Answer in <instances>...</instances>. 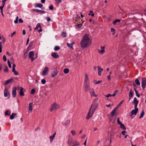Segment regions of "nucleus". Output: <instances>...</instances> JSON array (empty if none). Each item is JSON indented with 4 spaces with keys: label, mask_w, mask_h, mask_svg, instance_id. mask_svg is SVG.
I'll return each mask as SVG.
<instances>
[{
    "label": "nucleus",
    "mask_w": 146,
    "mask_h": 146,
    "mask_svg": "<svg viewBox=\"0 0 146 146\" xmlns=\"http://www.w3.org/2000/svg\"><path fill=\"white\" fill-rule=\"evenodd\" d=\"M41 82L42 84H44L46 83V81L45 79H43L41 80Z\"/></svg>",
    "instance_id": "37998d69"
},
{
    "label": "nucleus",
    "mask_w": 146,
    "mask_h": 146,
    "mask_svg": "<svg viewBox=\"0 0 146 146\" xmlns=\"http://www.w3.org/2000/svg\"><path fill=\"white\" fill-rule=\"evenodd\" d=\"M111 32H113L112 34L114 35L115 33V30L113 28H111Z\"/></svg>",
    "instance_id": "49530a36"
},
{
    "label": "nucleus",
    "mask_w": 146,
    "mask_h": 146,
    "mask_svg": "<svg viewBox=\"0 0 146 146\" xmlns=\"http://www.w3.org/2000/svg\"><path fill=\"white\" fill-rule=\"evenodd\" d=\"M49 8V9L51 10H53L54 9L53 6L52 5L50 6Z\"/></svg>",
    "instance_id": "8fccbe9b"
},
{
    "label": "nucleus",
    "mask_w": 146,
    "mask_h": 146,
    "mask_svg": "<svg viewBox=\"0 0 146 146\" xmlns=\"http://www.w3.org/2000/svg\"><path fill=\"white\" fill-rule=\"evenodd\" d=\"M16 88L15 87L12 89V94L13 98H14L16 97Z\"/></svg>",
    "instance_id": "f8f14e48"
},
{
    "label": "nucleus",
    "mask_w": 146,
    "mask_h": 146,
    "mask_svg": "<svg viewBox=\"0 0 146 146\" xmlns=\"http://www.w3.org/2000/svg\"><path fill=\"white\" fill-rule=\"evenodd\" d=\"M58 71L57 70V69H56L54 70L51 73V76L52 77L54 78V77L56 76L57 74L58 73Z\"/></svg>",
    "instance_id": "9d476101"
},
{
    "label": "nucleus",
    "mask_w": 146,
    "mask_h": 146,
    "mask_svg": "<svg viewBox=\"0 0 146 146\" xmlns=\"http://www.w3.org/2000/svg\"><path fill=\"white\" fill-rule=\"evenodd\" d=\"M34 55V52L33 51H31L29 53V58L31 59V61L32 62L34 60V58H33V56Z\"/></svg>",
    "instance_id": "6e6552de"
},
{
    "label": "nucleus",
    "mask_w": 146,
    "mask_h": 146,
    "mask_svg": "<svg viewBox=\"0 0 146 146\" xmlns=\"http://www.w3.org/2000/svg\"><path fill=\"white\" fill-rule=\"evenodd\" d=\"M84 87L85 92L90 91L92 89L90 88L89 83L84 84Z\"/></svg>",
    "instance_id": "423d86ee"
},
{
    "label": "nucleus",
    "mask_w": 146,
    "mask_h": 146,
    "mask_svg": "<svg viewBox=\"0 0 146 146\" xmlns=\"http://www.w3.org/2000/svg\"><path fill=\"white\" fill-rule=\"evenodd\" d=\"M90 91V93L91 97L94 96L96 97L97 96V95L95 94L94 91L93 89H92L91 91Z\"/></svg>",
    "instance_id": "6ab92c4d"
},
{
    "label": "nucleus",
    "mask_w": 146,
    "mask_h": 146,
    "mask_svg": "<svg viewBox=\"0 0 146 146\" xmlns=\"http://www.w3.org/2000/svg\"><path fill=\"white\" fill-rule=\"evenodd\" d=\"M126 132L125 131H122L121 133L123 135H125L126 133Z\"/></svg>",
    "instance_id": "bf43d9fd"
},
{
    "label": "nucleus",
    "mask_w": 146,
    "mask_h": 146,
    "mask_svg": "<svg viewBox=\"0 0 146 146\" xmlns=\"http://www.w3.org/2000/svg\"><path fill=\"white\" fill-rule=\"evenodd\" d=\"M139 101L138 100L133 101V103L134 104H138Z\"/></svg>",
    "instance_id": "680f3d73"
},
{
    "label": "nucleus",
    "mask_w": 146,
    "mask_h": 146,
    "mask_svg": "<svg viewBox=\"0 0 146 146\" xmlns=\"http://www.w3.org/2000/svg\"><path fill=\"white\" fill-rule=\"evenodd\" d=\"M33 11H35L37 13H40V14H43L45 13V11H44L39 10L37 9H34L32 10Z\"/></svg>",
    "instance_id": "9b49d317"
},
{
    "label": "nucleus",
    "mask_w": 146,
    "mask_h": 146,
    "mask_svg": "<svg viewBox=\"0 0 146 146\" xmlns=\"http://www.w3.org/2000/svg\"><path fill=\"white\" fill-rule=\"evenodd\" d=\"M7 0H2V4H5V3Z\"/></svg>",
    "instance_id": "0e129e2a"
},
{
    "label": "nucleus",
    "mask_w": 146,
    "mask_h": 146,
    "mask_svg": "<svg viewBox=\"0 0 146 146\" xmlns=\"http://www.w3.org/2000/svg\"><path fill=\"white\" fill-rule=\"evenodd\" d=\"M91 42L90 39L89 38V35L86 34L84 36L81 40L80 45L82 48L86 47L89 43Z\"/></svg>",
    "instance_id": "f257e3e1"
},
{
    "label": "nucleus",
    "mask_w": 146,
    "mask_h": 146,
    "mask_svg": "<svg viewBox=\"0 0 146 146\" xmlns=\"http://www.w3.org/2000/svg\"><path fill=\"white\" fill-rule=\"evenodd\" d=\"M134 91L135 92V93H136V96H137L138 97V98H139L140 97V95L139 94H138V92H137V90L135 89V88H134Z\"/></svg>",
    "instance_id": "f704fd0d"
},
{
    "label": "nucleus",
    "mask_w": 146,
    "mask_h": 146,
    "mask_svg": "<svg viewBox=\"0 0 146 146\" xmlns=\"http://www.w3.org/2000/svg\"><path fill=\"white\" fill-rule=\"evenodd\" d=\"M144 114H145V112H144V110H143L142 111V112L141 113L139 117V118L140 119V118H142Z\"/></svg>",
    "instance_id": "c85d7f7f"
},
{
    "label": "nucleus",
    "mask_w": 146,
    "mask_h": 146,
    "mask_svg": "<svg viewBox=\"0 0 146 146\" xmlns=\"http://www.w3.org/2000/svg\"><path fill=\"white\" fill-rule=\"evenodd\" d=\"M59 108V106L56 103H54L51 106L50 111V112H52L53 110H56Z\"/></svg>",
    "instance_id": "20e7f679"
},
{
    "label": "nucleus",
    "mask_w": 146,
    "mask_h": 146,
    "mask_svg": "<svg viewBox=\"0 0 146 146\" xmlns=\"http://www.w3.org/2000/svg\"><path fill=\"white\" fill-rule=\"evenodd\" d=\"M120 127L122 129H123L125 130L126 129V128L125 127V125L123 123H122L120 125Z\"/></svg>",
    "instance_id": "7c9ffc66"
},
{
    "label": "nucleus",
    "mask_w": 146,
    "mask_h": 146,
    "mask_svg": "<svg viewBox=\"0 0 146 146\" xmlns=\"http://www.w3.org/2000/svg\"><path fill=\"white\" fill-rule=\"evenodd\" d=\"M70 120L69 119L67 120L65 122L63 125L66 126H68V124L70 123Z\"/></svg>",
    "instance_id": "bb28decb"
},
{
    "label": "nucleus",
    "mask_w": 146,
    "mask_h": 146,
    "mask_svg": "<svg viewBox=\"0 0 146 146\" xmlns=\"http://www.w3.org/2000/svg\"><path fill=\"white\" fill-rule=\"evenodd\" d=\"M134 108L135 109H136L137 108V106L138 105V104H134Z\"/></svg>",
    "instance_id": "338daca9"
},
{
    "label": "nucleus",
    "mask_w": 146,
    "mask_h": 146,
    "mask_svg": "<svg viewBox=\"0 0 146 146\" xmlns=\"http://www.w3.org/2000/svg\"><path fill=\"white\" fill-rule=\"evenodd\" d=\"M12 72L14 73V74L15 75H18V73L15 70V68H12Z\"/></svg>",
    "instance_id": "c756f323"
},
{
    "label": "nucleus",
    "mask_w": 146,
    "mask_h": 146,
    "mask_svg": "<svg viewBox=\"0 0 146 146\" xmlns=\"http://www.w3.org/2000/svg\"><path fill=\"white\" fill-rule=\"evenodd\" d=\"M33 103L32 102H31L29 104V112H31L32 110Z\"/></svg>",
    "instance_id": "412c9836"
},
{
    "label": "nucleus",
    "mask_w": 146,
    "mask_h": 146,
    "mask_svg": "<svg viewBox=\"0 0 146 146\" xmlns=\"http://www.w3.org/2000/svg\"><path fill=\"white\" fill-rule=\"evenodd\" d=\"M5 115H10V112L8 110H7L5 112Z\"/></svg>",
    "instance_id": "ea45409f"
},
{
    "label": "nucleus",
    "mask_w": 146,
    "mask_h": 146,
    "mask_svg": "<svg viewBox=\"0 0 146 146\" xmlns=\"http://www.w3.org/2000/svg\"><path fill=\"white\" fill-rule=\"evenodd\" d=\"M54 1L58 3H60L61 2V0H54Z\"/></svg>",
    "instance_id": "e2e57ef3"
},
{
    "label": "nucleus",
    "mask_w": 146,
    "mask_h": 146,
    "mask_svg": "<svg viewBox=\"0 0 146 146\" xmlns=\"http://www.w3.org/2000/svg\"><path fill=\"white\" fill-rule=\"evenodd\" d=\"M98 74L99 76H100L101 75L102 72L103 70V69L101 68L100 66H98Z\"/></svg>",
    "instance_id": "2eb2a0df"
},
{
    "label": "nucleus",
    "mask_w": 146,
    "mask_h": 146,
    "mask_svg": "<svg viewBox=\"0 0 146 146\" xmlns=\"http://www.w3.org/2000/svg\"><path fill=\"white\" fill-rule=\"evenodd\" d=\"M71 133L72 134V135H75L76 133V131L75 130H72L71 131Z\"/></svg>",
    "instance_id": "79ce46f5"
},
{
    "label": "nucleus",
    "mask_w": 146,
    "mask_h": 146,
    "mask_svg": "<svg viewBox=\"0 0 146 146\" xmlns=\"http://www.w3.org/2000/svg\"><path fill=\"white\" fill-rule=\"evenodd\" d=\"M19 22L21 23H22L23 22V20L22 19H19Z\"/></svg>",
    "instance_id": "052dcab7"
},
{
    "label": "nucleus",
    "mask_w": 146,
    "mask_h": 146,
    "mask_svg": "<svg viewBox=\"0 0 146 146\" xmlns=\"http://www.w3.org/2000/svg\"><path fill=\"white\" fill-rule=\"evenodd\" d=\"M120 21V20L119 19H118L117 20H116L114 21H113V23L114 25H116V23L117 22H119Z\"/></svg>",
    "instance_id": "4c0bfd02"
},
{
    "label": "nucleus",
    "mask_w": 146,
    "mask_h": 146,
    "mask_svg": "<svg viewBox=\"0 0 146 146\" xmlns=\"http://www.w3.org/2000/svg\"><path fill=\"white\" fill-rule=\"evenodd\" d=\"M117 91H115L114 92V93L113 94H109L107 95H106L105 96L107 98L109 97L110 96H115L117 94Z\"/></svg>",
    "instance_id": "5701e85b"
},
{
    "label": "nucleus",
    "mask_w": 146,
    "mask_h": 146,
    "mask_svg": "<svg viewBox=\"0 0 146 146\" xmlns=\"http://www.w3.org/2000/svg\"><path fill=\"white\" fill-rule=\"evenodd\" d=\"M17 115L16 113H13L12 114L10 115V118L11 119H13Z\"/></svg>",
    "instance_id": "cd10ccee"
},
{
    "label": "nucleus",
    "mask_w": 146,
    "mask_h": 146,
    "mask_svg": "<svg viewBox=\"0 0 146 146\" xmlns=\"http://www.w3.org/2000/svg\"><path fill=\"white\" fill-rule=\"evenodd\" d=\"M135 82L136 84L138 85H140V82L139 81V80L138 79H136L135 80Z\"/></svg>",
    "instance_id": "c9c22d12"
},
{
    "label": "nucleus",
    "mask_w": 146,
    "mask_h": 146,
    "mask_svg": "<svg viewBox=\"0 0 146 146\" xmlns=\"http://www.w3.org/2000/svg\"><path fill=\"white\" fill-rule=\"evenodd\" d=\"M35 6L36 8L38 7L40 8H42L43 7V5L40 3H36L35 4Z\"/></svg>",
    "instance_id": "a878e982"
},
{
    "label": "nucleus",
    "mask_w": 146,
    "mask_h": 146,
    "mask_svg": "<svg viewBox=\"0 0 146 146\" xmlns=\"http://www.w3.org/2000/svg\"><path fill=\"white\" fill-rule=\"evenodd\" d=\"M60 49V48L59 46H56L54 48V50L55 51H58Z\"/></svg>",
    "instance_id": "58836bf2"
},
{
    "label": "nucleus",
    "mask_w": 146,
    "mask_h": 146,
    "mask_svg": "<svg viewBox=\"0 0 146 146\" xmlns=\"http://www.w3.org/2000/svg\"><path fill=\"white\" fill-rule=\"evenodd\" d=\"M7 62H8V66H9V68H11V64L10 63V62L9 60H8Z\"/></svg>",
    "instance_id": "09e8293b"
},
{
    "label": "nucleus",
    "mask_w": 146,
    "mask_h": 146,
    "mask_svg": "<svg viewBox=\"0 0 146 146\" xmlns=\"http://www.w3.org/2000/svg\"><path fill=\"white\" fill-rule=\"evenodd\" d=\"M2 5H3L0 7V9L1 10V11H3V8L4 7L5 5V4H2Z\"/></svg>",
    "instance_id": "4d7b16f0"
},
{
    "label": "nucleus",
    "mask_w": 146,
    "mask_h": 146,
    "mask_svg": "<svg viewBox=\"0 0 146 146\" xmlns=\"http://www.w3.org/2000/svg\"><path fill=\"white\" fill-rule=\"evenodd\" d=\"M118 107H116L111 111V116H113L115 115L116 111H117V109Z\"/></svg>",
    "instance_id": "aec40b11"
},
{
    "label": "nucleus",
    "mask_w": 146,
    "mask_h": 146,
    "mask_svg": "<svg viewBox=\"0 0 146 146\" xmlns=\"http://www.w3.org/2000/svg\"><path fill=\"white\" fill-rule=\"evenodd\" d=\"M129 100H130L133 97V92H132V90H131L129 93Z\"/></svg>",
    "instance_id": "393cba45"
},
{
    "label": "nucleus",
    "mask_w": 146,
    "mask_h": 146,
    "mask_svg": "<svg viewBox=\"0 0 146 146\" xmlns=\"http://www.w3.org/2000/svg\"><path fill=\"white\" fill-rule=\"evenodd\" d=\"M46 19L47 20V21L48 22H49L51 21V19L50 17H47L46 18Z\"/></svg>",
    "instance_id": "13d9d810"
},
{
    "label": "nucleus",
    "mask_w": 146,
    "mask_h": 146,
    "mask_svg": "<svg viewBox=\"0 0 146 146\" xmlns=\"http://www.w3.org/2000/svg\"><path fill=\"white\" fill-rule=\"evenodd\" d=\"M68 143L69 146H78L79 145V143L77 141L73 140L72 137H69L68 141Z\"/></svg>",
    "instance_id": "f03ea898"
},
{
    "label": "nucleus",
    "mask_w": 146,
    "mask_h": 146,
    "mask_svg": "<svg viewBox=\"0 0 146 146\" xmlns=\"http://www.w3.org/2000/svg\"><path fill=\"white\" fill-rule=\"evenodd\" d=\"M63 72L65 74H67L69 72V69L67 68H65Z\"/></svg>",
    "instance_id": "473e14b6"
},
{
    "label": "nucleus",
    "mask_w": 146,
    "mask_h": 146,
    "mask_svg": "<svg viewBox=\"0 0 146 146\" xmlns=\"http://www.w3.org/2000/svg\"><path fill=\"white\" fill-rule=\"evenodd\" d=\"M48 68L47 67H45L42 72V74L44 76L46 75L48 70Z\"/></svg>",
    "instance_id": "dca6fc26"
},
{
    "label": "nucleus",
    "mask_w": 146,
    "mask_h": 146,
    "mask_svg": "<svg viewBox=\"0 0 146 146\" xmlns=\"http://www.w3.org/2000/svg\"><path fill=\"white\" fill-rule=\"evenodd\" d=\"M13 81V80L12 78H11L10 79L6 80L5 82L4 83V84L5 85H6L12 82Z\"/></svg>",
    "instance_id": "a211bd4d"
},
{
    "label": "nucleus",
    "mask_w": 146,
    "mask_h": 146,
    "mask_svg": "<svg viewBox=\"0 0 146 146\" xmlns=\"http://www.w3.org/2000/svg\"><path fill=\"white\" fill-rule=\"evenodd\" d=\"M101 50H100L98 49V51L100 54H103L105 52V47L104 46H101Z\"/></svg>",
    "instance_id": "4468645a"
},
{
    "label": "nucleus",
    "mask_w": 146,
    "mask_h": 146,
    "mask_svg": "<svg viewBox=\"0 0 146 146\" xmlns=\"http://www.w3.org/2000/svg\"><path fill=\"white\" fill-rule=\"evenodd\" d=\"M51 56L54 58H57L59 57V56L56 53L54 52L51 54Z\"/></svg>",
    "instance_id": "f3484780"
},
{
    "label": "nucleus",
    "mask_w": 146,
    "mask_h": 146,
    "mask_svg": "<svg viewBox=\"0 0 146 146\" xmlns=\"http://www.w3.org/2000/svg\"><path fill=\"white\" fill-rule=\"evenodd\" d=\"M138 108H137L136 109L132 110L131 111V114L130 116H131L134 114L135 115H136L138 112Z\"/></svg>",
    "instance_id": "ddd939ff"
},
{
    "label": "nucleus",
    "mask_w": 146,
    "mask_h": 146,
    "mask_svg": "<svg viewBox=\"0 0 146 146\" xmlns=\"http://www.w3.org/2000/svg\"><path fill=\"white\" fill-rule=\"evenodd\" d=\"M107 78L108 80H110V75H109L107 76Z\"/></svg>",
    "instance_id": "774afa93"
},
{
    "label": "nucleus",
    "mask_w": 146,
    "mask_h": 146,
    "mask_svg": "<svg viewBox=\"0 0 146 146\" xmlns=\"http://www.w3.org/2000/svg\"><path fill=\"white\" fill-rule=\"evenodd\" d=\"M82 26V23H80L76 25V28L80 29L81 27Z\"/></svg>",
    "instance_id": "2f4dec72"
},
{
    "label": "nucleus",
    "mask_w": 146,
    "mask_h": 146,
    "mask_svg": "<svg viewBox=\"0 0 146 146\" xmlns=\"http://www.w3.org/2000/svg\"><path fill=\"white\" fill-rule=\"evenodd\" d=\"M91 108H90L89 111L86 117V119H89L90 118L92 117L93 116V114L94 112V111L91 110Z\"/></svg>",
    "instance_id": "39448f33"
},
{
    "label": "nucleus",
    "mask_w": 146,
    "mask_h": 146,
    "mask_svg": "<svg viewBox=\"0 0 146 146\" xmlns=\"http://www.w3.org/2000/svg\"><path fill=\"white\" fill-rule=\"evenodd\" d=\"M88 76L87 74H86L85 75L84 84L89 83L88 82Z\"/></svg>",
    "instance_id": "4be33fe9"
},
{
    "label": "nucleus",
    "mask_w": 146,
    "mask_h": 146,
    "mask_svg": "<svg viewBox=\"0 0 146 146\" xmlns=\"http://www.w3.org/2000/svg\"><path fill=\"white\" fill-rule=\"evenodd\" d=\"M123 100H122L120 102V103L119 104L117 105V106L116 107H118V108L119 106L121 105L123 103Z\"/></svg>",
    "instance_id": "864d4df0"
},
{
    "label": "nucleus",
    "mask_w": 146,
    "mask_h": 146,
    "mask_svg": "<svg viewBox=\"0 0 146 146\" xmlns=\"http://www.w3.org/2000/svg\"><path fill=\"white\" fill-rule=\"evenodd\" d=\"M61 36L63 37H65L66 36V33L63 32Z\"/></svg>",
    "instance_id": "a19ab883"
},
{
    "label": "nucleus",
    "mask_w": 146,
    "mask_h": 146,
    "mask_svg": "<svg viewBox=\"0 0 146 146\" xmlns=\"http://www.w3.org/2000/svg\"><path fill=\"white\" fill-rule=\"evenodd\" d=\"M39 28H41V26H40V23H38L37 24L36 26V27L35 29V30H36V29H37Z\"/></svg>",
    "instance_id": "72a5a7b5"
},
{
    "label": "nucleus",
    "mask_w": 146,
    "mask_h": 146,
    "mask_svg": "<svg viewBox=\"0 0 146 146\" xmlns=\"http://www.w3.org/2000/svg\"><path fill=\"white\" fill-rule=\"evenodd\" d=\"M49 138L50 139V142L52 143V140L54 138V136H51Z\"/></svg>",
    "instance_id": "de8ad7c7"
},
{
    "label": "nucleus",
    "mask_w": 146,
    "mask_h": 146,
    "mask_svg": "<svg viewBox=\"0 0 146 146\" xmlns=\"http://www.w3.org/2000/svg\"><path fill=\"white\" fill-rule=\"evenodd\" d=\"M67 45L68 47L72 49H73V45H72V44L67 43Z\"/></svg>",
    "instance_id": "e433bc0d"
},
{
    "label": "nucleus",
    "mask_w": 146,
    "mask_h": 146,
    "mask_svg": "<svg viewBox=\"0 0 146 146\" xmlns=\"http://www.w3.org/2000/svg\"><path fill=\"white\" fill-rule=\"evenodd\" d=\"M146 85V79L145 78H143L142 79L141 87L143 89H144L145 88Z\"/></svg>",
    "instance_id": "0eeeda50"
},
{
    "label": "nucleus",
    "mask_w": 146,
    "mask_h": 146,
    "mask_svg": "<svg viewBox=\"0 0 146 146\" xmlns=\"http://www.w3.org/2000/svg\"><path fill=\"white\" fill-rule=\"evenodd\" d=\"M98 104L96 102H95L94 100L92 104L90 107L91 110H93V111H95L97 108H98Z\"/></svg>",
    "instance_id": "7ed1b4c3"
},
{
    "label": "nucleus",
    "mask_w": 146,
    "mask_h": 146,
    "mask_svg": "<svg viewBox=\"0 0 146 146\" xmlns=\"http://www.w3.org/2000/svg\"><path fill=\"white\" fill-rule=\"evenodd\" d=\"M23 35H25L26 34V31L25 30H23Z\"/></svg>",
    "instance_id": "69168bd1"
},
{
    "label": "nucleus",
    "mask_w": 146,
    "mask_h": 146,
    "mask_svg": "<svg viewBox=\"0 0 146 146\" xmlns=\"http://www.w3.org/2000/svg\"><path fill=\"white\" fill-rule=\"evenodd\" d=\"M4 71L5 72H8V68L7 66L6 67L5 69L4 70Z\"/></svg>",
    "instance_id": "603ef678"
},
{
    "label": "nucleus",
    "mask_w": 146,
    "mask_h": 146,
    "mask_svg": "<svg viewBox=\"0 0 146 146\" xmlns=\"http://www.w3.org/2000/svg\"><path fill=\"white\" fill-rule=\"evenodd\" d=\"M4 94L5 97H8V98H9L10 96V94L9 92L8 89L6 88L5 89L4 92Z\"/></svg>",
    "instance_id": "1a4fd4ad"
},
{
    "label": "nucleus",
    "mask_w": 146,
    "mask_h": 146,
    "mask_svg": "<svg viewBox=\"0 0 146 146\" xmlns=\"http://www.w3.org/2000/svg\"><path fill=\"white\" fill-rule=\"evenodd\" d=\"M3 60L5 61H7V58L6 56L5 55H3Z\"/></svg>",
    "instance_id": "6e6d98bb"
},
{
    "label": "nucleus",
    "mask_w": 146,
    "mask_h": 146,
    "mask_svg": "<svg viewBox=\"0 0 146 146\" xmlns=\"http://www.w3.org/2000/svg\"><path fill=\"white\" fill-rule=\"evenodd\" d=\"M95 81H96V83H95V84H99L101 83L102 82V81H101V80H98L97 82H96V80H95L94 81V82H95Z\"/></svg>",
    "instance_id": "5fc2aeb1"
},
{
    "label": "nucleus",
    "mask_w": 146,
    "mask_h": 146,
    "mask_svg": "<svg viewBox=\"0 0 146 146\" xmlns=\"http://www.w3.org/2000/svg\"><path fill=\"white\" fill-rule=\"evenodd\" d=\"M23 88L22 87H20V90L19 92V94L20 96H24L25 94L24 92L23 91Z\"/></svg>",
    "instance_id": "b1692460"
},
{
    "label": "nucleus",
    "mask_w": 146,
    "mask_h": 146,
    "mask_svg": "<svg viewBox=\"0 0 146 146\" xmlns=\"http://www.w3.org/2000/svg\"><path fill=\"white\" fill-rule=\"evenodd\" d=\"M35 92V89H33L31 90V94H34Z\"/></svg>",
    "instance_id": "c03bdc74"
},
{
    "label": "nucleus",
    "mask_w": 146,
    "mask_h": 146,
    "mask_svg": "<svg viewBox=\"0 0 146 146\" xmlns=\"http://www.w3.org/2000/svg\"><path fill=\"white\" fill-rule=\"evenodd\" d=\"M117 122L118 124L120 125L122 123L119 120V118H118L117 119Z\"/></svg>",
    "instance_id": "3c124183"
},
{
    "label": "nucleus",
    "mask_w": 146,
    "mask_h": 146,
    "mask_svg": "<svg viewBox=\"0 0 146 146\" xmlns=\"http://www.w3.org/2000/svg\"><path fill=\"white\" fill-rule=\"evenodd\" d=\"M18 19H19V17L17 16L16 17L15 20L14 21V23H15L16 24L18 23Z\"/></svg>",
    "instance_id": "a18cd8bd"
}]
</instances>
